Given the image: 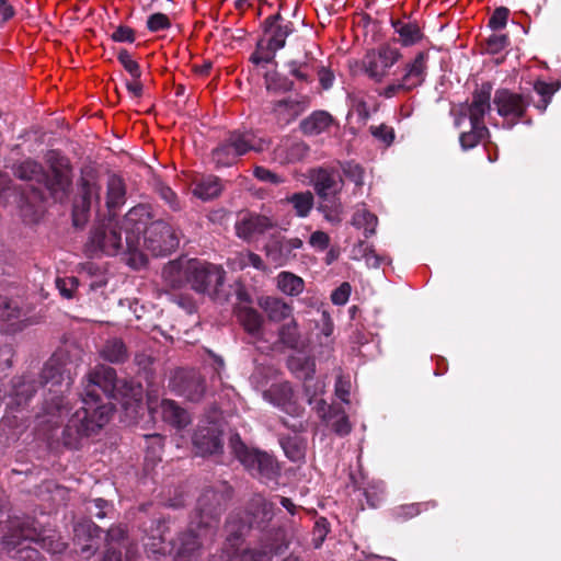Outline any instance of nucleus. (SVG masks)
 Segmentation results:
<instances>
[{"label":"nucleus","mask_w":561,"mask_h":561,"mask_svg":"<svg viewBox=\"0 0 561 561\" xmlns=\"http://www.w3.org/2000/svg\"><path fill=\"white\" fill-rule=\"evenodd\" d=\"M57 288L65 298H71L73 289L78 286V280L75 277L58 278L56 280Z\"/></svg>","instance_id":"nucleus-60"},{"label":"nucleus","mask_w":561,"mask_h":561,"mask_svg":"<svg viewBox=\"0 0 561 561\" xmlns=\"http://www.w3.org/2000/svg\"><path fill=\"white\" fill-rule=\"evenodd\" d=\"M238 157L239 156L236 153L232 146H230L228 138L213 151V161L218 167L232 165L237 161Z\"/></svg>","instance_id":"nucleus-44"},{"label":"nucleus","mask_w":561,"mask_h":561,"mask_svg":"<svg viewBox=\"0 0 561 561\" xmlns=\"http://www.w3.org/2000/svg\"><path fill=\"white\" fill-rule=\"evenodd\" d=\"M274 53L275 51H271L266 48V42H264V39L262 38L259 43H257V47H256V50L255 53L251 56V60L256 64V65H260V64H267V62H271L274 58Z\"/></svg>","instance_id":"nucleus-54"},{"label":"nucleus","mask_w":561,"mask_h":561,"mask_svg":"<svg viewBox=\"0 0 561 561\" xmlns=\"http://www.w3.org/2000/svg\"><path fill=\"white\" fill-rule=\"evenodd\" d=\"M171 26L168 15L163 13L151 14L147 20V27L150 32H159Z\"/></svg>","instance_id":"nucleus-51"},{"label":"nucleus","mask_w":561,"mask_h":561,"mask_svg":"<svg viewBox=\"0 0 561 561\" xmlns=\"http://www.w3.org/2000/svg\"><path fill=\"white\" fill-rule=\"evenodd\" d=\"M221 184L216 176L203 178L195 186L193 193L195 196L203 201H208L217 197L221 192Z\"/></svg>","instance_id":"nucleus-41"},{"label":"nucleus","mask_w":561,"mask_h":561,"mask_svg":"<svg viewBox=\"0 0 561 561\" xmlns=\"http://www.w3.org/2000/svg\"><path fill=\"white\" fill-rule=\"evenodd\" d=\"M192 259H179L168 263L163 271L162 277L167 285L171 288H180L184 284H188V263Z\"/></svg>","instance_id":"nucleus-28"},{"label":"nucleus","mask_w":561,"mask_h":561,"mask_svg":"<svg viewBox=\"0 0 561 561\" xmlns=\"http://www.w3.org/2000/svg\"><path fill=\"white\" fill-rule=\"evenodd\" d=\"M37 390V381L31 375L14 377L11 380L10 391L8 392V409L13 410L25 405Z\"/></svg>","instance_id":"nucleus-21"},{"label":"nucleus","mask_w":561,"mask_h":561,"mask_svg":"<svg viewBox=\"0 0 561 561\" xmlns=\"http://www.w3.org/2000/svg\"><path fill=\"white\" fill-rule=\"evenodd\" d=\"M41 385L47 387L51 394L46 399L45 410L48 415H56L61 419L68 413V404L65 402L64 393L69 390L72 379L66 370L60 357H51L43 367Z\"/></svg>","instance_id":"nucleus-6"},{"label":"nucleus","mask_w":561,"mask_h":561,"mask_svg":"<svg viewBox=\"0 0 561 561\" xmlns=\"http://www.w3.org/2000/svg\"><path fill=\"white\" fill-rule=\"evenodd\" d=\"M355 253H360L365 259L368 267H379L383 257L379 256L367 243L359 242L358 245L354 249Z\"/></svg>","instance_id":"nucleus-49"},{"label":"nucleus","mask_w":561,"mask_h":561,"mask_svg":"<svg viewBox=\"0 0 561 561\" xmlns=\"http://www.w3.org/2000/svg\"><path fill=\"white\" fill-rule=\"evenodd\" d=\"M391 25L399 36L398 42L404 47L417 44L423 37L420 26L414 22L392 20Z\"/></svg>","instance_id":"nucleus-32"},{"label":"nucleus","mask_w":561,"mask_h":561,"mask_svg":"<svg viewBox=\"0 0 561 561\" xmlns=\"http://www.w3.org/2000/svg\"><path fill=\"white\" fill-rule=\"evenodd\" d=\"M401 57L402 54L398 48L389 44H383L377 49L369 50L365 55L363 59L364 70L370 79L380 82L387 76L388 70L394 66Z\"/></svg>","instance_id":"nucleus-14"},{"label":"nucleus","mask_w":561,"mask_h":561,"mask_svg":"<svg viewBox=\"0 0 561 561\" xmlns=\"http://www.w3.org/2000/svg\"><path fill=\"white\" fill-rule=\"evenodd\" d=\"M188 284L191 288L198 293L215 296L225 282V272L221 267L202 262L198 260H191L188 263Z\"/></svg>","instance_id":"nucleus-11"},{"label":"nucleus","mask_w":561,"mask_h":561,"mask_svg":"<svg viewBox=\"0 0 561 561\" xmlns=\"http://www.w3.org/2000/svg\"><path fill=\"white\" fill-rule=\"evenodd\" d=\"M308 153V146L298 140L282 139L273 151V159L280 163H294L302 160Z\"/></svg>","instance_id":"nucleus-24"},{"label":"nucleus","mask_w":561,"mask_h":561,"mask_svg":"<svg viewBox=\"0 0 561 561\" xmlns=\"http://www.w3.org/2000/svg\"><path fill=\"white\" fill-rule=\"evenodd\" d=\"M230 448L239 461L252 473L272 478L276 472L274 459L266 453L249 449L238 434L230 438Z\"/></svg>","instance_id":"nucleus-12"},{"label":"nucleus","mask_w":561,"mask_h":561,"mask_svg":"<svg viewBox=\"0 0 561 561\" xmlns=\"http://www.w3.org/2000/svg\"><path fill=\"white\" fill-rule=\"evenodd\" d=\"M312 181L317 194L322 198L336 194L341 188L339 175L324 169H319Z\"/></svg>","instance_id":"nucleus-31"},{"label":"nucleus","mask_w":561,"mask_h":561,"mask_svg":"<svg viewBox=\"0 0 561 561\" xmlns=\"http://www.w3.org/2000/svg\"><path fill=\"white\" fill-rule=\"evenodd\" d=\"M237 318L250 335L261 336L263 318L256 310L248 306H241L237 309Z\"/></svg>","instance_id":"nucleus-34"},{"label":"nucleus","mask_w":561,"mask_h":561,"mask_svg":"<svg viewBox=\"0 0 561 561\" xmlns=\"http://www.w3.org/2000/svg\"><path fill=\"white\" fill-rule=\"evenodd\" d=\"M324 391V382L316 381L312 388L310 389L308 397L309 404H314V410L318 415L323 420H331L332 414L334 413L332 408L327 404L323 399H318L317 396L323 393Z\"/></svg>","instance_id":"nucleus-40"},{"label":"nucleus","mask_w":561,"mask_h":561,"mask_svg":"<svg viewBox=\"0 0 561 561\" xmlns=\"http://www.w3.org/2000/svg\"><path fill=\"white\" fill-rule=\"evenodd\" d=\"M428 54L417 53L402 69L400 79L392 81L379 91V95L386 99L408 93L423 84L427 75Z\"/></svg>","instance_id":"nucleus-9"},{"label":"nucleus","mask_w":561,"mask_h":561,"mask_svg":"<svg viewBox=\"0 0 561 561\" xmlns=\"http://www.w3.org/2000/svg\"><path fill=\"white\" fill-rule=\"evenodd\" d=\"M491 91L490 83H483L473 92L471 103L461 104L459 106V115L455 119L456 126L460 127L462 121L469 117L470 126L477 128L480 133H488L484 125V115L491 110Z\"/></svg>","instance_id":"nucleus-13"},{"label":"nucleus","mask_w":561,"mask_h":561,"mask_svg":"<svg viewBox=\"0 0 561 561\" xmlns=\"http://www.w3.org/2000/svg\"><path fill=\"white\" fill-rule=\"evenodd\" d=\"M369 129L375 138H377L387 146H389L394 139V131L392 127H389L385 124L378 126H370Z\"/></svg>","instance_id":"nucleus-53"},{"label":"nucleus","mask_w":561,"mask_h":561,"mask_svg":"<svg viewBox=\"0 0 561 561\" xmlns=\"http://www.w3.org/2000/svg\"><path fill=\"white\" fill-rule=\"evenodd\" d=\"M15 558L18 561H44L39 552L28 546L19 549Z\"/></svg>","instance_id":"nucleus-63"},{"label":"nucleus","mask_w":561,"mask_h":561,"mask_svg":"<svg viewBox=\"0 0 561 561\" xmlns=\"http://www.w3.org/2000/svg\"><path fill=\"white\" fill-rule=\"evenodd\" d=\"M319 209L322 211L327 221L334 224V225L341 222L343 207L340 202L334 201L331 205L323 204L320 206Z\"/></svg>","instance_id":"nucleus-50"},{"label":"nucleus","mask_w":561,"mask_h":561,"mask_svg":"<svg viewBox=\"0 0 561 561\" xmlns=\"http://www.w3.org/2000/svg\"><path fill=\"white\" fill-rule=\"evenodd\" d=\"M270 218L260 215L244 216L236 224V233L239 238L251 240L257 234H262L273 228Z\"/></svg>","instance_id":"nucleus-26"},{"label":"nucleus","mask_w":561,"mask_h":561,"mask_svg":"<svg viewBox=\"0 0 561 561\" xmlns=\"http://www.w3.org/2000/svg\"><path fill=\"white\" fill-rule=\"evenodd\" d=\"M294 32V25L279 13L268 16L264 22V36L266 48L276 51L286 44V38Z\"/></svg>","instance_id":"nucleus-18"},{"label":"nucleus","mask_w":561,"mask_h":561,"mask_svg":"<svg viewBox=\"0 0 561 561\" xmlns=\"http://www.w3.org/2000/svg\"><path fill=\"white\" fill-rule=\"evenodd\" d=\"M102 183L99 174L91 168L81 171L73 202L72 219L76 227L83 226L91 210H96L101 203Z\"/></svg>","instance_id":"nucleus-7"},{"label":"nucleus","mask_w":561,"mask_h":561,"mask_svg":"<svg viewBox=\"0 0 561 561\" xmlns=\"http://www.w3.org/2000/svg\"><path fill=\"white\" fill-rule=\"evenodd\" d=\"M148 221H150V218ZM140 233H144L142 243L140 242V250L142 251L144 248L153 256L167 255L179 245V238L175 234V231L168 222L162 220L147 222L142 229L134 231V236L139 239Z\"/></svg>","instance_id":"nucleus-10"},{"label":"nucleus","mask_w":561,"mask_h":561,"mask_svg":"<svg viewBox=\"0 0 561 561\" xmlns=\"http://www.w3.org/2000/svg\"><path fill=\"white\" fill-rule=\"evenodd\" d=\"M307 108L305 100L284 99L274 106V113L278 122L288 124L298 117Z\"/></svg>","instance_id":"nucleus-33"},{"label":"nucleus","mask_w":561,"mask_h":561,"mask_svg":"<svg viewBox=\"0 0 561 561\" xmlns=\"http://www.w3.org/2000/svg\"><path fill=\"white\" fill-rule=\"evenodd\" d=\"M298 217H307L313 206V195L310 192L295 193L287 197Z\"/></svg>","instance_id":"nucleus-43"},{"label":"nucleus","mask_w":561,"mask_h":561,"mask_svg":"<svg viewBox=\"0 0 561 561\" xmlns=\"http://www.w3.org/2000/svg\"><path fill=\"white\" fill-rule=\"evenodd\" d=\"M7 528L2 543L9 551L27 540L38 542L43 549L51 553H61L67 548L66 542L55 531L38 530L30 518L14 517L8 522Z\"/></svg>","instance_id":"nucleus-5"},{"label":"nucleus","mask_w":561,"mask_h":561,"mask_svg":"<svg viewBox=\"0 0 561 561\" xmlns=\"http://www.w3.org/2000/svg\"><path fill=\"white\" fill-rule=\"evenodd\" d=\"M112 38L115 42L133 43L135 41V32L130 27L122 25L114 31Z\"/></svg>","instance_id":"nucleus-62"},{"label":"nucleus","mask_w":561,"mask_h":561,"mask_svg":"<svg viewBox=\"0 0 561 561\" xmlns=\"http://www.w3.org/2000/svg\"><path fill=\"white\" fill-rule=\"evenodd\" d=\"M352 224L357 229H364L365 237L375 234L378 224L377 217L368 211L364 206L358 207L353 216Z\"/></svg>","instance_id":"nucleus-39"},{"label":"nucleus","mask_w":561,"mask_h":561,"mask_svg":"<svg viewBox=\"0 0 561 561\" xmlns=\"http://www.w3.org/2000/svg\"><path fill=\"white\" fill-rule=\"evenodd\" d=\"M101 529L91 520L84 519L73 527L75 542L80 547V552L89 558L98 549V539Z\"/></svg>","instance_id":"nucleus-22"},{"label":"nucleus","mask_w":561,"mask_h":561,"mask_svg":"<svg viewBox=\"0 0 561 561\" xmlns=\"http://www.w3.org/2000/svg\"><path fill=\"white\" fill-rule=\"evenodd\" d=\"M534 90L541 96V101L536 104V107L543 113L550 103L552 95L558 90V87L545 81H536Z\"/></svg>","instance_id":"nucleus-46"},{"label":"nucleus","mask_w":561,"mask_h":561,"mask_svg":"<svg viewBox=\"0 0 561 561\" xmlns=\"http://www.w3.org/2000/svg\"><path fill=\"white\" fill-rule=\"evenodd\" d=\"M101 355L105 360L111 363H121L127 357V351L121 340L113 339L106 342Z\"/></svg>","instance_id":"nucleus-42"},{"label":"nucleus","mask_w":561,"mask_h":561,"mask_svg":"<svg viewBox=\"0 0 561 561\" xmlns=\"http://www.w3.org/2000/svg\"><path fill=\"white\" fill-rule=\"evenodd\" d=\"M125 202V185L117 175H111L107 180L106 206L115 208Z\"/></svg>","instance_id":"nucleus-38"},{"label":"nucleus","mask_w":561,"mask_h":561,"mask_svg":"<svg viewBox=\"0 0 561 561\" xmlns=\"http://www.w3.org/2000/svg\"><path fill=\"white\" fill-rule=\"evenodd\" d=\"M343 171L346 178L354 182L356 186L364 184V170L359 164L346 163Z\"/></svg>","instance_id":"nucleus-55"},{"label":"nucleus","mask_w":561,"mask_h":561,"mask_svg":"<svg viewBox=\"0 0 561 561\" xmlns=\"http://www.w3.org/2000/svg\"><path fill=\"white\" fill-rule=\"evenodd\" d=\"M147 405L153 419L160 416L164 422L170 423L176 428H183L191 422L190 415L185 410L172 400H159L153 391H149L147 394Z\"/></svg>","instance_id":"nucleus-16"},{"label":"nucleus","mask_w":561,"mask_h":561,"mask_svg":"<svg viewBox=\"0 0 561 561\" xmlns=\"http://www.w3.org/2000/svg\"><path fill=\"white\" fill-rule=\"evenodd\" d=\"M309 243L311 247L322 251L328 248L330 243V237L323 231H314L310 236Z\"/></svg>","instance_id":"nucleus-64"},{"label":"nucleus","mask_w":561,"mask_h":561,"mask_svg":"<svg viewBox=\"0 0 561 561\" xmlns=\"http://www.w3.org/2000/svg\"><path fill=\"white\" fill-rule=\"evenodd\" d=\"M227 263L233 271H242L248 266H253L256 270L265 268L261 256L250 251L234 253L228 259Z\"/></svg>","instance_id":"nucleus-37"},{"label":"nucleus","mask_w":561,"mask_h":561,"mask_svg":"<svg viewBox=\"0 0 561 561\" xmlns=\"http://www.w3.org/2000/svg\"><path fill=\"white\" fill-rule=\"evenodd\" d=\"M351 295V285L348 283H342L336 289L332 291L331 300L336 306L345 305Z\"/></svg>","instance_id":"nucleus-58"},{"label":"nucleus","mask_w":561,"mask_h":561,"mask_svg":"<svg viewBox=\"0 0 561 561\" xmlns=\"http://www.w3.org/2000/svg\"><path fill=\"white\" fill-rule=\"evenodd\" d=\"M173 388L191 401H198L205 393V380L195 370H178L172 380Z\"/></svg>","instance_id":"nucleus-20"},{"label":"nucleus","mask_w":561,"mask_h":561,"mask_svg":"<svg viewBox=\"0 0 561 561\" xmlns=\"http://www.w3.org/2000/svg\"><path fill=\"white\" fill-rule=\"evenodd\" d=\"M280 341L289 347H296L299 341L298 324L291 319L290 322L283 325L279 330Z\"/></svg>","instance_id":"nucleus-48"},{"label":"nucleus","mask_w":561,"mask_h":561,"mask_svg":"<svg viewBox=\"0 0 561 561\" xmlns=\"http://www.w3.org/2000/svg\"><path fill=\"white\" fill-rule=\"evenodd\" d=\"M486 133H480L477 128H472L470 131L462 133L460 135V145L463 149L473 148Z\"/></svg>","instance_id":"nucleus-57"},{"label":"nucleus","mask_w":561,"mask_h":561,"mask_svg":"<svg viewBox=\"0 0 561 561\" xmlns=\"http://www.w3.org/2000/svg\"><path fill=\"white\" fill-rule=\"evenodd\" d=\"M333 417H336V421L333 423L334 432L341 436L347 435L351 432L352 426L344 412H334L332 414V419Z\"/></svg>","instance_id":"nucleus-59"},{"label":"nucleus","mask_w":561,"mask_h":561,"mask_svg":"<svg viewBox=\"0 0 561 561\" xmlns=\"http://www.w3.org/2000/svg\"><path fill=\"white\" fill-rule=\"evenodd\" d=\"M332 124V117L324 111H318L301 122V129L307 135H319Z\"/></svg>","instance_id":"nucleus-36"},{"label":"nucleus","mask_w":561,"mask_h":561,"mask_svg":"<svg viewBox=\"0 0 561 561\" xmlns=\"http://www.w3.org/2000/svg\"><path fill=\"white\" fill-rule=\"evenodd\" d=\"M149 219V210L144 205L133 207L117 221L108 218L96 226L89 237L85 251L91 256L101 253L116 255L119 252L128 255L126 262L133 268H139L147 262L146 255L140 250V239L134 236L135 230L142 229Z\"/></svg>","instance_id":"nucleus-3"},{"label":"nucleus","mask_w":561,"mask_h":561,"mask_svg":"<svg viewBox=\"0 0 561 561\" xmlns=\"http://www.w3.org/2000/svg\"><path fill=\"white\" fill-rule=\"evenodd\" d=\"M263 398L289 415H299L301 412V407L288 382L272 385L263 392Z\"/></svg>","instance_id":"nucleus-19"},{"label":"nucleus","mask_w":561,"mask_h":561,"mask_svg":"<svg viewBox=\"0 0 561 561\" xmlns=\"http://www.w3.org/2000/svg\"><path fill=\"white\" fill-rule=\"evenodd\" d=\"M99 391L108 399L122 403L128 410L138 405L142 398L139 383L117 379L116 371L108 366L99 365L87 376L82 402L83 407L69 419L64 432L62 442L70 448H76L80 439L103 427L113 413L112 404H101Z\"/></svg>","instance_id":"nucleus-1"},{"label":"nucleus","mask_w":561,"mask_h":561,"mask_svg":"<svg viewBox=\"0 0 561 561\" xmlns=\"http://www.w3.org/2000/svg\"><path fill=\"white\" fill-rule=\"evenodd\" d=\"M0 320L8 323L5 328L8 333L19 332L25 327L18 304L2 296H0Z\"/></svg>","instance_id":"nucleus-30"},{"label":"nucleus","mask_w":561,"mask_h":561,"mask_svg":"<svg viewBox=\"0 0 561 561\" xmlns=\"http://www.w3.org/2000/svg\"><path fill=\"white\" fill-rule=\"evenodd\" d=\"M226 528L228 531L227 547L221 557L225 561H271L272 553H278L282 550L283 545H268L259 552L241 550V538L247 529V524L240 520L237 523L233 517H230Z\"/></svg>","instance_id":"nucleus-8"},{"label":"nucleus","mask_w":561,"mask_h":561,"mask_svg":"<svg viewBox=\"0 0 561 561\" xmlns=\"http://www.w3.org/2000/svg\"><path fill=\"white\" fill-rule=\"evenodd\" d=\"M275 283L276 288L289 297H297L305 289V280L300 276L287 271L280 272L275 277Z\"/></svg>","instance_id":"nucleus-35"},{"label":"nucleus","mask_w":561,"mask_h":561,"mask_svg":"<svg viewBox=\"0 0 561 561\" xmlns=\"http://www.w3.org/2000/svg\"><path fill=\"white\" fill-rule=\"evenodd\" d=\"M117 58L125 70L128 71L134 79H138L140 77L139 66L127 50H121Z\"/></svg>","instance_id":"nucleus-52"},{"label":"nucleus","mask_w":561,"mask_h":561,"mask_svg":"<svg viewBox=\"0 0 561 561\" xmlns=\"http://www.w3.org/2000/svg\"><path fill=\"white\" fill-rule=\"evenodd\" d=\"M221 495L214 491H205L197 501V518L193 520L187 533L179 536L178 542L167 541L169 527L164 520L152 524L144 537V548L151 559H159L175 551L174 561H199L201 551L207 541H211L217 528Z\"/></svg>","instance_id":"nucleus-2"},{"label":"nucleus","mask_w":561,"mask_h":561,"mask_svg":"<svg viewBox=\"0 0 561 561\" xmlns=\"http://www.w3.org/2000/svg\"><path fill=\"white\" fill-rule=\"evenodd\" d=\"M302 247L299 238L286 239L282 236H272L264 250L268 261L276 266H283L296 257L295 251Z\"/></svg>","instance_id":"nucleus-17"},{"label":"nucleus","mask_w":561,"mask_h":561,"mask_svg":"<svg viewBox=\"0 0 561 561\" xmlns=\"http://www.w3.org/2000/svg\"><path fill=\"white\" fill-rule=\"evenodd\" d=\"M252 504L255 506L254 519H259L255 522L257 525L270 522L273 518L275 506L272 502L257 495L252 500Z\"/></svg>","instance_id":"nucleus-45"},{"label":"nucleus","mask_w":561,"mask_h":561,"mask_svg":"<svg viewBox=\"0 0 561 561\" xmlns=\"http://www.w3.org/2000/svg\"><path fill=\"white\" fill-rule=\"evenodd\" d=\"M254 175L256 179L263 182H268L272 184H279L284 182V180L276 173L270 171L264 167H256L254 169Z\"/></svg>","instance_id":"nucleus-61"},{"label":"nucleus","mask_w":561,"mask_h":561,"mask_svg":"<svg viewBox=\"0 0 561 561\" xmlns=\"http://www.w3.org/2000/svg\"><path fill=\"white\" fill-rule=\"evenodd\" d=\"M510 11L507 8L500 7L494 10L493 14L489 20V25L493 30L503 28L506 25Z\"/></svg>","instance_id":"nucleus-56"},{"label":"nucleus","mask_w":561,"mask_h":561,"mask_svg":"<svg viewBox=\"0 0 561 561\" xmlns=\"http://www.w3.org/2000/svg\"><path fill=\"white\" fill-rule=\"evenodd\" d=\"M259 307L264 311L266 317L272 322H282L293 314L291 305L284 301L282 298L273 296H263L257 300Z\"/></svg>","instance_id":"nucleus-27"},{"label":"nucleus","mask_w":561,"mask_h":561,"mask_svg":"<svg viewBox=\"0 0 561 561\" xmlns=\"http://www.w3.org/2000/svg\"><path fill=\"white\" fill-rule=\"evenodd\" d=\"M47 163L51 175H48L43 167L33 160H25L14 168V174L25 181H35L56 197L58 193L65 194L70 185V163L67 158L56 151H49Z\"/></svg>","instance_id":"nucleus-4"},{"label":"nucleus","mask_w":561,"mask_h":561,"mask_svg":"<svg viewBox=\"0 0 561 561\" xmlns=\"http://www.w3.org/2000/svg\"><path fill=\"white\" fill-rule=\"evenodd\" d=\"M193 445L199 456L213 455L222 448L220 434L215 426L198 428L193 436Z\"/></svg>","instance_id":"nucleus-25"},{"label":"nucleus","mask_w":561,"mask_h":561,"mask_svg":"<svg viewBox=\"0 0 561 561\" xmlns=\"http://www.w3.org/2000/svg\"><path fill=\"white\" fill-rule=\"evenodd\" d=\"M493 104L497 114L508 124L514 126L525 114L528 102L519 93L508 89H499L493 96Z\"/></svg>","instance_id":"nucleus-15"},{"label":"nucleus","mask_w":561,"mask_h":561,"mask_svg":"<svg viewBox=\"0 0 561 561\" xmlns=\"http://www.w3.org/2000/svg\"><path fill=\"white\" fill-rule=\"evenodd\" d=\"M288 72L299 81L311 80L313 67L308 61L291 60L287 64Z\"/></svg>","instance_id":"nucleus-47"},{"label":"nucleus","mask_w":561,"mask_h":561,"mask_svg":"<svg viewBox=\"0 0 561 561\" xmlns=\"http://www.w3.org/2000/svg\"><path fill=\"white\" fill-rule=\"evenodd\" d=\"M289 369L297 375V377L305 380V391L309 394L312 388V377L316 371L314 360L304 354H296L288 358Z\"/></svg>","instance_id":"nucleus-29"},{"label":"nucleus","mask_w":561,"mask_h":561,"mask_svg":"<svg viewBox=\"0 0 561 561\" xmlns=\"http://www.w3.org/2000/svg\"><path fill=\"white\" fill-rule=\"evenodd\" d=\"M230 146L240 157L249 151L262 152L268 148L270 142L252 130H234L229 137Z\"/></svg>","instance_id":"nucleus-23"}]
</instances>
